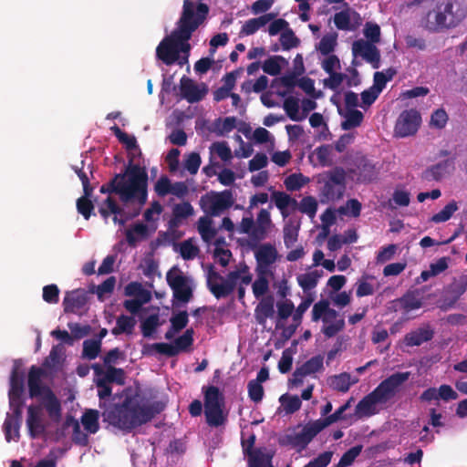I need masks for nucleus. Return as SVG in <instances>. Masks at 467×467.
<instances>
[{
    "label": "nucleus",
    "mask_w": 467,
    "mask_h": 467,
    "mask_svg": "<svg viewBox=\"0 0 467 467\" xmlns=\"http://www.w3.org/2000/svg\"><path fill=\"white\" fill-rule=\"evenodd\" d=\"M136 326V320L133 317L120 315L117 317L116 326L112 328L111 333L115 336L120 334L131 335Z\"/></svg>",
    "instance_id": "34"
},
{
    "label": "nucleus",
    "mask_w": 467,
    "mask_h": 467,
    "mask_svg": "<svg viewBox=\"0 0 467 467\" xmlns=\"http://www.w3.org/2000/svg\"><path fill=\"white\" fill-rule=\"evenodd\" d=\"M322 270H314L306 274L297 275L296 280L300 287L305 291L315 288L318 283V279L322 276Z\"/></svg>",
    "instance_id": "36"
},
{
    "label": "nucleus",
    "mask_w": 467,
    "mask_h": 467,
    "mask_svg": "<svg viewBox=\"0 0 467 467\" xmlns=\"http://www.w3.org/2000/svg\"><path fill=\"white\" fill-rule=\"evenodd\" d=\"M324 368V358L321 355H317L306 360L293 372L291 382L295 386H300L306 376H310Z\"/></svg>",
    "instance_id": "15"
},
{
    "label": "nucleus",
    "mask_w": 467,
    "mask_h": 467,
    "mask_svg": "<svg viewBox=\"0 0 467 467\" xmlns=\"http://www.w3.org/2000/svg\"><path fill=\"white\" fill-rule=\"evenodd\" d=\"M272 200L274 201L275 205L280 210L284 218L288 216V206H297V201L284 192H274L272 194Z\"/></svg>",
    "instance_id": "32"
},
{
    "label": "nucleus",
    "mask_w": 467,
    "mask_h": 467,
    "mask_svg": "<svg viewBox=\"0 0 467 467\" xmlns=\"http://www.w3.org/2000/svg\"><path fill=\"white\" fill-rule=\"evenodd\" d=\"M279 41L283 50H290L297 47L300 44V39L290 27L281 33Z\"/></svg>",
    "instance_id": "52"
},
{
    "label": "nucleus",
    "mask_w": 467,
    "mask_h": 467,
    "mask_svg": "<svg viewBox=\"0 0 467 467\" xmlns=\"http://www.w3.org/2000/svg\"><path fill=\"white\" fill-rule=\"evenodd\" d=\"M337 317L338 313L335 309L329 307L323 317L322 321L327 325L323 327L322 332L327 337H333L344 329L345 321L343 318L337 319Z\"/></svg>",
    "instance_id": "22"
},
{
    "label": "nucleus",
    "mask_w": 467,
    "mask_h": 467,
    "mask_svg": "<svg viewBox=\"0 0 467 467\" xmlns=\"http://www.w3.org/2000/svg\"><path fill=\"white\" fill-rule=\"evenodd\" d=\"M363 446L362 445H356L348 449L344 454L341 456L338 463L336 467H348L351 465L356 458L360 454L362 451Z\"/></svg>",
    "instance_id": "57"
},
{
    "label": "nucleus",
    "mask_w": 467,
    "mask_h": 467,
    "mask_svg": "<svg viewBox=\"0 0 467 467\" xmlns=\"http://www.w3.org/2000/svg\"><path fill=\"white\" fill-rule=\"evenodd\" d=\"M88 299V292L83 288L67 291L63 299L64 312L77 314L86 306Z\"/></svg>",
    "instance_id": "16"
},
{
    "label": "nucleus",
    "mask_w": 467,
    "mask_h": 467,
    "mask_svg": "<svg viewBox=\"0 0 467 467\" xmlns=\"http://www.w3.org/2000/svg\"><path fill=\"white\" fill-rule=\"evenodd\" d=\"M346 419L345 416H340L336 411L330 415H327L324 419H318L317 420L312 421L314 426L316 427L318 433L322 431L327 426L340 420Z\"/></svg>",
    "instance_id": "61"
},
{
    "label": "nucleus",
    "mask_w": 467,
    "mask_h": 467,
    "mask_svg": "<svg viewBox=\"0 0 467 467\" xmlns=\"http://www.w3.org/2000/svg\"><path fill=\"white\" fill-rule=\"evenodd\" d=\"M123 397L120 404L108 411V419L126 432L148 423L163 410L159 402L146 403L144 398L131 388L124 389Z\"/></svg>",
    "instance_id": "2"
},
{
    "label": "nucleus",
    "mask_w": 467,
    "mask_h": 467,
    "mask_svg": "<svg viewBox=\"0 0 467 467\" xmlns=\"http://www.w3.org/2000/svg\"><path fill=\"white\" fill-rule=\"evenodd\" d=\"M287 60L282 56H272L265 60L262 68L265 73L270 76H277L280 74L282 66L287 65Z\"/></svg>",
    "instance_id": "37"
},
{
    "label": "nucleus",
    "mask_w": 467,
    "mask_h": 467,
    "mask_svg": "<svg viewBox=\"0 0 467 467\" xmlns=\"http://www.w3.org/2000/svg\"><path fill=\"white\" fill-rule=\"evenodd\" d=\"M205 3L195 5L192 0H183L182 11L176 23V28L165 36L156 48V57L165 65L171 66L179 61V50L175 40L191 39L193 32L203 24L209 14Z\"/></svg>",
    "instance_id": "1"
},
{
    "label": "nucleus",
    "mask_w": 467,
    "mask_h": 467,
    "mask_svg": "<svg viewBox=\"0 0 467 467\" xmlns=\"http://www.w3.org/2000/svg\"><path fill=\"white\" fill-rule=\"evenodd\" d=\"M83 193V196L77 200V210L86 220H88L94 210V204L90 200L93 191H84Z\"/></svg>",
    "instance_id": "38"
},
{
    "label": "nucleus",
    "mask_w": 467,
    "mask_h": 467,
    "mask_svg": "<svg viewBox=\"0 0 467 467\" xmlns=\"http://www.w3.org/2000/svg\"><path fill=\"white\" fill-rule=\"evenodd\" d=\"M252 279L253 275L245 264L242 265L239 269L229 272L226 277L216 272L213 265L208 266L207 287L217 299L229 296L234 291L239 280L244 285H249Z\"/></svg>",
    "instance_id": "7"
},
{
    "label": "nucleus",
    "mask_w": 467,
    "mask_h": 467,
    "mask_svg": "<svg viewBox=\"0 0 467 467\" xmlns=\"http://www.w3.org/2000/svg\"><path fill=\"white\" fill-rule=\"evenodd\" d=\"M434 337V331L429 326L419 327L406 334L404 343L408 347L420 346L421 344L431 341Z\"/></svg>",
    "instance_id": "26"
},
{
    "label": "nucleus",
    "mask_w": 467,
    "mask_h": 467,
    "mask_svg": "<svg viewBox=\"0 0 467 467\" xmlns=\"http://www.w3.org/2000/svg\"><path fill=\"white\" fill-rule=\"evenodd\" d=\"M272 227L271 214L268 210L264 208L260 210L255 220L253 216L243 217L238 226L240 234L248 235L246 244L254 251V257L259 267H267L277 258V251L272 244H260L267 237Z\"/></svg>",
    "instance_id": "4"
},
{
    "label": "nucleus",
    "mask_w": 467,
    "mask_h": 467,
    "mask_svg": "<svg viewBox=\"0 0 467 467\" xmlns=\"http://www.w3.org/2000/svg\"><path fill=\"white\" fill-rule=\"evenodd\" d=\"M329 384L334 389L337 391L347 392L352 385L351 377L348 373L343 372L331 377Z\"/></svg>",
    "instance_id": "41"
},
{
    "label": "nucleus",
    "mask_w": 467,
    "mask_h": 467,
    "mask_svg": "<svg viewBox=\"0 0 467 467\" xmlns=\"http://www.w3.org/2000/svg\"><path fill=\"white\" fill-rule=\"evenodd\" d=\"M21 422L22 419H16V417L10 416V414L7 413L3 424V431L5 433V438L7 442H10L13 440H19V429L21 426Z\"/></svg>",
    "instance_id": "30"
},
{
    "label": "nucleus",
    "mask_w": 467,
    "mask_h": 467,
    "mask_svg": "<svg viewBox=\"0 0 467 467\" xmlns=\"http://www.w3.org/2000/svg\"><path fill=\"white\" fill-rule=\"evenodd\" d=\"M248 396L255 403L262 401L264 398V388L256 380H250L247 385Z\"/></svg>",
    "instance_id": "62"
},
{
    "label": "nucleus",
    "mask_w": 467,
    "mask_h": 467,
    "mask_svg": "<svg viewBox=\"0 0 467 467\" xmlns=\"http://www.w3.org/2000/svg\"><path fill=\"white\" fill-rule=\"evenodd\" d=\"M298 205L301 213L307 214L311 219L316 216L317 211V202L313 196L302 198Z\"/></svg>",
    "instance_id": "56"
},
{
    "label": "nucleus",
    "mask_w": 467,
    "mask_h": 467,
    "mask_svg": "<svg viewBox=\"0 0 467 467\" xmlns=\"http://www.w3.org/2000/svg\"><path fill=\"white\" fill-rule=\"evenodd\" d=\"M337 33L325 35L319 41L317 50L323 55L327 56L335 50L337 46Z\"/></svg>",
    "instance_id": "50"
},
{
    "label": "nucleus",
    "mask_w": 467,
    "mask_h": 467,
    "mask_svg": "<svg viewBox=\"0 0 467 467\" xmlns=\"http://www.w3.org/2000/svg\"><path fill=\"white\" fill-rule=\"evenodd\" d=\"M173 274L169 271L166 275L167 283L173 292V297L182 303H188L192 297V287L188 277L179 270Z\"/></svg>",
    "instance_id": "12"
},
{
    "label": "nucleus",
    "mask_w": 467,
    "mask_h": 467,
    "mask_svg": "<svg viewBox=\"0 0 467 467\" xmlns=\"http://www.w3.org/2000/svg\"><path fill=\"white\" fill-rule=\"evenodd\" d=\"M199 251L198 246L194 245L191 240H185L180 244V254L184 260L194 259Z\"/></svg>",
    "instance_id": "59"
},
{
    "label": "nucleus",
    "mask_w": 467,
    "mask_h": 467,
    "mask_svg": "<svg viewBox=\"0 0 467 467\" xmlns=\"http://www.w3.org/2000/svg\"><path fill=\"white\" fill-rule=\"evenodd\" d=\"M248 467H272V455L266 452L265 448H256L254 451L247 455Z\"/></svg>",
    "instance_id": "31"
},
{
    "label": "nucleus",
    "mask_w": 467,
    "mask_h": 467,
    "mask_svg": "<svg viewBox=\"0 0 467 467\" xmlns=\"http://www.w3.org/2000/svg\"><path fill=\"white\" fill-rule=\"evenodd\" d=\"M25 374L20 369V364L15 360L10 376V389L8 393H24Z\"/></svg>",
    "instance_id": "35"
},
{
    "label": "nucleus",
    "mask_w": 467,
    "mask_h": 467,
    "mask_svg": "<svg viewBox=\"0 0 467 467\" xmlns=\"http://www.w3.org/2000/svg\"><path fill=\"white\" fill-rule=\"evenodd\" d=\"M101 350L99 339H86L83 342L82 358L95 359Z\"/></svg>",
    "instance_id": "43"
},
{
    "label": "nucleus",
    "mask_w": 467,
    "mask_h": 467,
    "mask_svg": "<svg viewBox=\"0 0 467 467\" xmlns=\"http://www.w3.org/2000/svg\"><path fill=\"white\" fill-rule=\"evenodd\" d=\"M351 171L357 176V182L362 183L371 182L376 180L379 173L376 165L365 157L357 159L356 168Z\"/></svg>",
    "instance_id": "20"
},
{
    "label": "nucleus",
    "mask_w": 467,
    "mask_h": 467,
    "mask_svg": "<svg viewBox=\"0 0 467 467\" xmlns=\"http://www.w3.org/2000/svg\"><path fill=\"white\" fill-rule=\"evenodd\" d=\"M284 109L288 118L294 121H300L305 119V116H299L298 99L294 97H289L285 99Z\"/></svg>",
    "instance_id": "49"
},
{
    "label": "nucleus",
    "mask_w": 467,
    "mask_h": 467,
    "mask_svg": "<svg viewBox=\"0 0 467 467\" xmlns=\"http://www.w3.org/2000/svg\"><path fill=\"white\" fill-rule=\"evenodd\" d=\"M284 244L286 248L292 247L298 238L299 224L296 225L292 221L285 223L284 226Z\"/></svg>",
    "instance_id": "44"
},
{
    "label": "nucleus",
    "mask_w": 467,
    "mask_h": 467,
    "mask_svg": "<svg viewBox=\"0 0 467 467\" xmlns=\"http://www.w3.org/2000/svg\"><path fill=\"white\" fill-rule=\"evenodd\" d=\"M364 119V115L358 109H351L346 115V119L342 121L341 128L344 130H349L351 129L360 126Z\"/></svg>",
    "instance_id": "48"
},
{
    "label": "nucleus",
    "mask_w": 467,
    "mask_h": 467,
    "mask_svg": "<svg viewBox=\"0 0 467 467\" xmlns=\"http://www.w3.org/2000/svg\"><path fill=\"white\" fill-rule=\"evenodd\" d=\"M198 232L204 242H210L217 234L216 230L212 227L211 219L206 216L199 218Z\"/></svg>",
    "instance_id": "42"
},
{
    "label": "nucleus",
    "mask_w": 467,
    "mask_h": 467,
    "mask_svg": "<svg viewBox=\"0 0 467 467\" xmlns=\"http://www.w3.org/2000/svg\"><path fill=\"white\" fill-rule=\"evenodd\" d=\"M44 408L48 417L54 421L58 422L61 419V403L51 389H47V392L43 395Z\"/></svg>",
    "instance_id": "27"
},
{
    "label": "nucleus",
    "mask_w": 467,
    "mask_h": 467,
    "mask_svg": "<svg viewBox=\"0 0 467 467\" xmlns=\"http://www.w3.org/2000/svg\"><path fill=\"white\" fill-rule=\"evenodd\" d=\"M276 14L275 13H266L258 17L250 18L246 20L241 27L240 35L241 36H251L256 33L260 28L266 26L269 22H271Z\"/></svg>",
    "instance_id": "24"
},
{
    "label": "nucleus",
    "mask_w": 467,
    "mask_h": 467,
    "mask_svg": "<svg viewBox=\"0 0 467 467\" xmlns=\"http://www.w3.org/2000/svg\"><path fill=\"white\" fill-rule=\"evenodd\" d=\"M204 400V415L210 427H219L227 420V413H224L225 406L223 392L215 386L202 387Z\"/></svg>",
    "instance_id": "9"
},
{
    "label": "nucleus",
    "mask_w": 467,
    "mask_h": 467,
    "mask_svg": "<svg viewBox=\"0 0 467 467\" xmlns=\"http://www.w3.org/2000/svg\"><path fill=\"white\" fill-rule=\"evenodd\" d=\"M92 368L98 376L104 374L103 379L109 383H117L118 385H124L125 383V373L122 368L108 366L104 372L99 364H94Z\"/></svg>",
    "instance_id": "29"
},
{
    "label": "nucleus",
    "mask_w": 467,
    "mask_h": 467,
    "mask_svg": "<svg viewBox=\"0 0 467 467\" xmlns=\"http://www.w3.org/2000/svg\"><path fill=\"white\" fill-rule=\"evenodd\" d=\"M467 16V6L457 0H439L427 14L426 28L438 32L459 26Z\"/></svg>",
    "instance_id": "6"
},
{
    "label": "nucleus",
    "mask_w": 467,
    "mask_h": 467,
    "mask_svg": "<svg viewBox=\"0 0 467 467\" xmlns=\"http://www.w3.org/2000/svg\"><path fill=\"white\" fill-rule=\"evenodd\" d=\"M99 212L100 215L107 220L110 214H118L121 212V207L110 196H109L99 207Z\"/></svg>",
    "instance_id": "54"
},
{
    "label": "nucleus",
    "mask_w": 467,
    "mask_h": 467,
    "mask_svg": "<svg viewBox=\"0 0 467 467\" xmlns=\"http://www.w3.org/2000/svg\"><path fill=\"white\" fill-rule=\"evenodd\" d=\"M319 198L322 203L340 200L346 191V171L341 167H335L322 174L318 179Z\"/></svg>",
    "instance_id": "8"
},
{
    "label": "nucleus",
    "mask_w": 467,
    "mask_h": 467,
    "mask_svg": "<svg viewBox=\"0 0 467 467\" xmlns=\"http://www.w3.org/2000/svg\"><path fill=\"white\" fill-rule=\"evenodd\" d=\"M26 427L32 439L38 438L45 433L46 426L42 420V407L40 405L28 406Z\"/></svg>",
    "instance_id": "17"
},
{
    "label": "nucleus",
    "mask_w": 467,
    "mask_h": 467,
    "mask_svg": "<svg viewBox=\"0 0 467 467\" xmlns=\"http://www.w3.org/2000/svg\"><path fill=\"white\" fill-rule=\"evenodd\" d=\"M410 376V372L409 371L396 372L382 380L370 393L358 401L355 409L356 415L362 418L376 414V405L385 404L390 400Z\"/></svg>",
    "instance_id": "5"
},
{
    "label": "nucleus",
    "mask_w": 467,
    "mask_h": 467,
    "mask_svg": "<svg viewBox=\"0 0 467 467\" xmlns=\"http://www.w3.org/2000/svg\"><path fill=\"white\" fill-rule=\"evenodd\" d=\"M457 203L454 201H452L446 204L441 211L435 213L431 217V221L435 223L446 222L452 216V214L457 211Z\"/></svg>",
    "instance_id": "55"
},
{
    "label": "nucleus",
    "mask_w": 467,
    "mask_h": 467,
    "mask_svg": "<svg viewBox=\"0 0 467 467\" xmlns=\"http://www.w3.org/2000/svg\"><path fill=\"white\" fill-rule=\"evenodd\" d=\"M134 156L129 158V163L123 173L116 174L108 183L100 187L101 193H116L123 205L133 200L145 204L148 199V172L145 167L134 164Z\"/></svg>",
    "instance_id": "3"
},
{
    "label": "nucleus",
    "mask_w": 467,
    "mask_h": 467,
    "mask_svg": "<svg viewBox=\"0 0 467 467\" xmlns=\"http://www.w3.org/2000/svg\"><path fill=\"white\" fill-rule=\"evenodd\" d=\"M146 238L148 236V227L142 223H138L132 228L126 231V240L130 246H135L138 242V237Z\"/></svg>",
    "instance_id": "40"
},
{
    "label": "nucleus",
    "mask_w": 467,
    "mask_h": 467,
    "mask_svg": "<svg viewBox=\"0 0 467 467\" xmlns=\"http://www.w3.org/2000/svg\"><path fill=\"white\" fill-rule=\"evenodd\" d=\"M454 169V161L448 159L429 167L422 173V179L426 181H441L451 170Z\"/></svg>",
    "instance_id": "23"
},
{
    "label": "nucleus",
    "mask_w": 467,
    "mask_h": 467,
    "mask_svg": "<svg viewBox=\"0 0 467 467\" xmlns=\"http://www.w3.org/2000/svg\"><path fill=\"white\" fill-rule=\"evenodd\" d=\"M346 419L345 416H340L336 411L330 415H327L324 419H318L317 420L312 421L314 426L316 427L318 433L322 431L327 426L340 420Z\"/></svg>",
    "instance_id": "60"
},
{
    "label": "nucleus",
    "mask_w": 467,
    "mask_h": 467,
    "mask_svg": "<svg viewBox=\"0 0 467 467\" xmlns=\"http://www.w3.org/2000/svg\"><path fill=\"white\" fill-rule=\"evenodd\" d=\"M46 372L43 368L32 366L28 372L27 385L30 398H38L47 392V386L41 382V378L45 376Z\"/></svg>",
    "instance_id": "21"
},
{
    "label": "nucleus",
    "mask_w": 467,
    "mask_h": 467,
    "mask_svg": "<svg viewBox=\"0 0 467 467\" xmlns=\"http://www.w3.org/2000/svg\"><path fill=\"white\" fill-rule=\"evenodd\" d=\"M400 303L401 307L406 311L410 312L415 309H419L422 306V300L414 292H409L405 294L400 299Z\"/></svg>",
    "instance_id": "45"
},
{
    "label": "nucleus",
    "mask_w": 467,
    "mask_h": 467,
    "mask_svg": "<svg viewBox=\"0 0 467 467\" xmlns=\"http://www.w3.org/2000/svg\"><path fill=\"white\" fill-rule=\"evenodd\" d=\"M332 456V451H324L320 453L317 457L311 460L304 467H327L330 463Z\"/></svg>",
    "instance_id": "64"
},
{
    "label": "nucleus",
    "mask_w": 467,
    "mask_h": 467,
    "mask_svg": "<svg viewBox=\"0 0 467 467\" xmlns=\"http://www.w3.org/2000/svg\"><path fill=\"white\" fill-rule=\"evenodd\" d=\"M275 303L273 296L264 297L254 309V317L258 324L265 325L268 318L275 314Z\"/></svg>",
    "instance_id": "28"
},
{
    "label": "nucleus",
    "mask_w": 467,
    "mask_h": 467,
    "mask_svg": "<svg viewBox=\"0 0 467 467\" xmlns=\"http://www.w3.org/2000/svg\"><path fill=\"white\" fill-rule=\"evenodd\" d=\"M194 213L192 205L189 202L175 204L172 209V218L170 223L177 226L182 219H186Z\"/></svg>",
    "instance_id": "33"
},
{
    "label": "nucleus",
    "mask_w": 467,
    "mask_h": 467,
    "mask_svg": "<svg viewBox=\"0 0 467 467\" xmlns=\"http://www.w3.org/2000/svg\"><path fill=\"white\" fill-rule=\"evenodd\" d=\"M279 401L287 414H293L299 410L302 405L301 400L296 395L284 394L280 397Z\"/></svg>",
    "instance_id": "51"
},
{
    "label": "nucleus",
    "mask_w": 467,
    "mask_h": 467,
    "mask_svg": "<svg viewBox=\"0 0 467 467\" xmlns=\"http://www.w3.org/2000/svg\"><path fill=\"white\" fill-rule=\"evenodd\" d=\"M318 434L312 421L306 424L303 429L285 436V443L296 448L298 451L305 450L310 441Z\"/></svg>",
    "instance_id": "14"
},
{
    "label": "nucleus",
    "mask_w": 467,
    "mask_h": 467,
    "mask_svg": "<svg viewBox=\"0 0 467 467\" xmlns=\"http://www.w3.org/2000/svg\"><path fill=\"white\" fill-rule=\"evenodd\" d=\"M180 90L182 97L189 103L201 101L207 93V88L204 84L200 87L192 78L185 76L181 78Z\"/></svg>",
    "instance_id": "18"
},
{
    "label": "nucleus",
    "mask_w": 467,
    "mask_h": 467,
    "mask_svg": "<svg viewBox=\"0 0 467 467\" xmlns=\"http://www.w3.org/2000/svg\"><path fill=\"white\" fill-rule=\"evenodd\" d=\"M161 325L160 317L158 314H152L145 318L141 324V333L144 337H150L156 332L158 327Z\"/></svg>",
    "instance_id": "46"
},
{
    "label": "nucleus",
    "mask_w": 467,
    "mask_h": 467,
    "mask_svg": "<svg viewBox=\"0 0 467 467\" xmlns=\"http://www.w3.org/2000/svg\"><path fill=\"white\" fill-rule=\"evenodd\" d=\"M9 405L12 410L10 416L16 419H22V410L24 406L23 393H8Z\"/></svg>",
    "instance_id": "53"
},
{
    "label": "nucleus",
    "mask_w": 467,
    "mask_h": 467,
    "mask_svg": "<svg viewBox=\"0 0 467 467\" xmlns=\"http://www.w3.org/2000/svg\"><path fill=\"white\" fill-rule=\"evenodd\" d=\"M361 202L357 199H349L345 206L339 208V213L342 214L349 215L351 217L357 218L360 215L361 212Z\"/></svg>",
    "instance_id": "58"
},
{
    "label": "nucleus",
    "mask_w": 467,
    "mask_h": 467,
    "mask_svg": "<svg viewBox=\"0 0 467 467\" xmlns=\"http://www.w3.org/2000/svg\"><path fill=\"white\" fill-rule=\"evenodd\" d=\"M309 179L302 173H292L285 179L284 184L287 191H298L308 183Z\"/></svg>",
    "instance_id": "47"
},
{
    "label": "nucleus",
    "mask_w": 467,
    "mask_h": 467,
    "mask_svg": "<svg viewBox=\"0 0 467 467\" xmlns=\"http://www.w3.org/2000/svg\"><path fill=\"white\" fill-rule=\"evenodd\" d=\"M193 334L194 331L192 328L187 329L182 336L178 337L174 340V345L166 343L161 345H157L163 352H165V356L167 357H174L178 355L181 351H186L193 343Z\"/></svg>",
    "instance_id": "19"
},
{
    "label": "nucleus",
    "mask_w": 467,
    "mask_h": 467,
    "mask_svg": "<svg viewBox=\"0 0 467 467\" xmlns=\"http://www.w3.org/2000/svg\"><path fill=\"white\" fill-rule=\"evenodd\" d=\"M144 204H140V201L133 200L124 207H121V212L118 214H114L113 222L120 226H124L125 223L137 217L143 207Z\"/></svg>",
    "instance_id": "25"
},
{
    "label": "nucleus",
    "mask_w": 467,
    "mask_h": 467,
    "mask_svg": "<svg viewBox=\"0 0 467 467\" xmlns=\"http://www.w3.org/2000/svg\"><path fill=\"white\" fill-rule=\"evenodd\" d=\"M352 53L354 57H361L368 63L371 64L373 68H379L380 64V53L374 43L358 39L352 44Z\"/></svg>",
    "instance_id": "13"
},
{
    "label": "nucleus",
    "mask_w": 467,
    "mask_h": 467,
    "mask_svg": "<svg viewBox=\"0 0 467 467\" xmlns=\"http://www.w3.org/2000/svg\"><path fill=\"white\" fill-rule=\"evenodd\" d=\"M421 123V117L418 110L411 109L403 110L395 124L394 134L399 138L414 135Z\"/></svg>",
    "instance_id": "11"
},
{
    "label": "nucleus",
    "mask_w": 467,
    "mask_h": 467,
    "mask_svg": "<svg viewBox=\"0 0 467 467\" xmlns=\"http://www.w3.org/2000/svg\"><path fill=\"white\" fill-rule=\"evenodd\" d=\"M234 203L231 190H224L220 192H211L201 197V208L213 216L219 215L224 210L230 208Z\"/></svg>",
    "instance_id": "10"
},
{
    "label": "nucleus",
    "mask_w": 467,
    "mask_h": 467,
    "mask_svg": "<svg viewBox=\"0 0 467 467\" xmlns=\"http://www.w3.org/2000/svg\"><path fill=\"white\" fill-rule=\"evenodd\" d=\"M364 36L370 43H379L380 40V27L378 24L368 22L364 27Z\"/></svg>",
    "instance_id": "63"
},
{
    "label": "nucleus",
    "mask_w": 467,
    "mask_h": 467,
    "mask_svg": "<svg viewBox=\"0 0 467 467\" xmlns=\"http://www.w3.org/2000/svg\"><path fill=\"white\" fill-rule=\"evenodd\" d=\"M99 414L97 410H87L81 417L84 429L89 433H96L99 429Z\"/></svg>",
    "instance_id": "39"
}]
</instances>
